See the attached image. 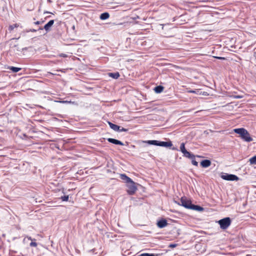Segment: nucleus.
I'll use <instances>...</instances> for the list:
<instances>
[{"label":"nucleus","instance_id":"obj_35","mask_svg":"<svg viewBox=\"0 0 256 256\" xmlns=\"http://www.w3.org/2000/svg\"><path fill=\"white\" fill-rule=\"evenodd\" d=\"M254 56L256 58V48L254 50Z\"/></svg>","mask_w":256,"mask_h":256},{"label":"nucleus","instance_id":"obj_21","mask_svg":"<svg viewBox=\"0 0 256 256\" xmlns=\"http://www.w3.org/2000/svg\"><path fill=\"white\" fill-rule=\"evenodd\" d=\"M180 151L182 152L183 154L184 152H185L186 151V149L185 148V144L184 143V142H182L181 144H180Z\"/></svg>","mask_w":256,"mask_h":256},{"label":"nucleus","instance_id":"obj_34","mask_svg":"<svg viewBox=\"0 0 256 256\" xmlns=\"http://www.w3.org/2000/svg\"><path fill=\"white\" fill-rule=\"evenodd\" d=\"M216 58L219 59V60H225V58L224 57H220V56H216Z\"/></svg>","mask_w":256,"mask_h":256},{"label":"nucleus","instance_id":"obj_15","mask_svg":"<svg viewBox=\"0 0 256 256\" xmlns=\"http://www.w3.org/2000/svg\"><path fill=\"white\" fill-rule=\"evenodd\" d=\"M183 154H184V156L186 157V158H194V157H196V156L193 154H192L191 152H188V151H186L185 152H184L183 153Z\"/></svg>","mask_w":256,"mask_h":256},{"label":"nucleus","instance_id":"obj_39","mask_svg":"<svg viewBox=\"0 0 256 256\" xmlns=\"http://www.w3.org/2000/svg\"><path fill=\"white\" fill-rule=\"evenodd\" d=\"M47 1L48 2H52V1L51 0H47Z\"/></svg>","mask_w":256,"mask_h":256},{"label":"nucleus","instance_id":"obj_38","mask_svg":"<svg viewBox=\"0 0 256 256\" xmlns=\"http://www.w3.org/2000/svg\"><path fill=\"white\" fill-rule=\"evenodd\" d=\"M72 28L74 30H75V26H73L72 27Z\"/></svg>","mask_w":256,"mask_h":256},{"label":"nucleus","instance_id":"obj_28","mask_svg":"<svg viewBox=\"0 0 256 256\" xmlns=\"http://www.w3.org/2000/svg\"><path fill=\"white\" fill-rule=\"evenodd\" d=\"M128 130V129H126L125 128H120V130H118V132H127Z\"/></svg>","mask_w":256,"mask_h":256},{"label":"nucleus","instance_id":"obj_32","mask_svg":"<svg viewBox=\"0 0 256 256\" xmlns=\"http://www.w3.org/2000/svg\"><path fill=\"white\" fill-rule=\"evenodd\" d=\"M44 22V21H37V22H34V24H41L43 23Z\"/></svg>","mask_w":256,"mask_h":256},{"label":"nucleus","instance_id":"obj_7","mask_svg":"<svg viewBox=\"0 0 256 256\" xmlns=\"http://www.w3.org/2000/svg\"><path fill=\"white\" fill-rule=\"evenodd\" d=\"M241 138L246 142H250L252 141V138H251L250 134L247 130L245 131L244 134L242 136Z\"/></svg>","mask_w":256,"mask_h":256},{"label":"nucleus","instance_id":"obj_12","mask_svg":"<svg viewBox=\"0 0 256 256\" xmlns=\"http://www.w3.org/2000/svg\"><path fill=\"white\" fill-rule=\"evenodd\" d=\"M234 130L236 133L240 134V136L242 137V136L244 134L246 130L244 128H236Z\"/></svg>","mask_w":256,"mask_h":256},{"label":"nucleus","instance_id":"obj_36","mask_svg":"<svg viewBox=\"0 0 256 256\" xmlns=\"http://www.w3.org/2000/svg\"><path fill=\"white\" fill-rule=\"evenodd\" d=\"M28 49V48H22V50L24 51V50H27Z\"/></svg>","mask_w":256,"mask_h":256},{"label":"nucleus","instance_id":"obj_33","mask_svg":"<svg viewBox=\"0 0 256 256\" xmlns=\"http://www.w3.org/2000/svg\"><path fill=\"white\" fill-rule=\"evenodd\" d=\"M167 26H168V24H164V25H163V26H162V29L163 30H166V27Z\"/></svg>","mask_w":256,"mask_h":256},{"label":"nucleus","instance_id":"obj_17","mask_svg":"<svg viewBox=\"0 0 256 256\" xmlns=\"http://www.w3.org/2000/svg\"><path fill=\"white\" fill-rule=\"evenodd\" d=\"M108 76L114 79H117L120 77V75L119 72H114V73H112V72L108 73Z\"/></svg>","mask_w":256,"mask_h":256},{"label":"nucleus","instance_id":"obj_19","mask_svg":"<svg viewBox=\"0 0 256 256\" xmlns=\"http://www.w3.org/2000/svg\"><path fill=\"white\" fill-rule=\"evenodd\" d=\"M8 69L11 70L14 72H17L21 70V68L14 66H8Z\"/></svg>","mask_w":256,"mask_h":256},{"label":"nucleus","instance_id":"obj_3","mask_svg":"<svg viewBox=\"0 0 256 256\" xmlns=\"http://www.w3.org/2000/svg\"><path fill=\"white\" fill-rule=\"evenodd\" d=\"M218 222L222 230H226L230 225L232 220L230 218L226 217L219 220Z\"/></svg>","mask_w":256,"mask_h":256},{"label":"nucleus","instance_id":"obj_37","mask_svg":"<svg viewBox=\"0 0 256 256\" xmlns=\"http://www.w3.org/2000/svg\"><path fill=\"white\" fill-rule=\"evenodd\" d=\"M138 18H139V16H137L136 17L133 18V19L134 20H136V19Z\"/></svg>","mask_w":256,"mask_h":256},{"label":"nucleus","instance_id":"obj_9","mask_svg":"<svg viewBox=\"0 0 256 256\" xmlns=\"http://www.w3.org/2000/svg\"><path fill=\"white\" fill-rule=\"evenodd\" d=\"M107 140L109 142L112 143L114 144L120 146L124 145V144L121 141L116 139H114L112 138H108Z\"/></svg>","mask_w":256,"mask_h":256},{"label":"nucleus","instance_id":"obj_1","mask_svg":"<svg viewBox=\"0 0 256 256\" xmlns=\"http://www.w3.org/2000/svg\"><path fill=\"white\" fill-rule=\"evenodd\" d=\"M178 204L188 209L196 210L198 211H202L204 210L203 208L192 204L190 200H188L184 196L181 198L180 202H178Z\"/></svg>","mask_w":256,"mask_h":256},{"label":"nucleus","instance_id":"obj_11","mask_svg":"<svg viewBox=\"0 0 256 256\" xmlns=\"http://www.w3.org/2000/svg\"><path fill=\"white\" fill-rule=\"evenodd\" d=\"M211 164V162L209 160H204L201 162L200 165L202 168H208Z\"/></svg>","mask_w":256,"mask_h":256},{"label":"nucleus","instance_id":"obj_10","mask_svg":"<svg viewBox=\"0 0 256 256\" xmlns=\"http://www.w3.org/2000/svg\"><path fill=\"white\" fill-rule=\"evenodd\" d=\"M120 178L124 182H126V184H128L132 180V179L128 177L124 174H120Z\"/></svg>","mask_w":256,"mask_h":256},{"label":"nucleus","instance_id":"obj_25","mask_svg":"<svg viewBox=\"0 0 256 256\" xmlns=\"http://www.w3.org/2000/svg\"><path fill=\"white\" fill-rule=\"evenodd\" d=\"M190 159L192 160V164L197 166H198V162L196 160L195 157Z\"/></svg>","mask_w":256,"mask_h":256},{"label":"nucleus","instance_id":"obj_13","mask_svg":"<svg viewBox=\"0 0 256 256\" xmlns=\"http://www.w3.org/2000/svg\"><path fill=\"white\" fill-rule=\"evenodd\" d=\"M234 130L236 133L240 134V136L242 137V136L244 134L246 130L244 128H236Z\"/></svg>","mask_w":256,"mask_h":256},{"label":"nucleus","instance_id":"obj_24","mask_svg":"<svg viewBox=\"0 0 256 256\" xmlns=\"http://www.w3.org/2000/svg\"><path fill=\"white\" fill-rule=\"evenodd\" d=\"M68 198H69V196L68 195H66V196H62L60 197V199L62 200V201H68Z\"/></svg>","mask_w":256,"mask_h":256},{"label":"nucleus","instance_id":"obj_14","mask_svg":"<svg viewBox=\"0 0 256 256\" xmlns=\"http://www.w3.org/2000/svg\"><path fill=\"white\" fill-rule=\"evenodd\" d=\"M108 124L110 128L112 129L113 130H114V131L118 132V130H120V126H118L116 124H112L111 122H108Z\"/></svg>","mask_w":256,"mask_h":256},{"label":"nucleus","instance_id":"obj_5","mask_svg":"<svg viewBox=\"0 0 256 256\" xmlns=\"http://www.w3.org/2000/svg\"><path fill=\"white\" fill-rule=\"evenodd\" d=\"M221 178L223 180L230 181L237 180H238V178L236 175L226 173L222 174Z\"/></svg>","mask_w":256,"mask_h":256},{"label":"nucleus","instance_id":"obj_4","mask_svg":"<svg viewBox=\"0 0 256 256\" xmlns=\"http://www.w3.org/2000/svg\"><path fill=\"white\" fill-rule=\"evenodd\" d=\"M136 184L132 180L126 184V187L128 188L127 192L128 194L133 195L138 190Z\"/></svg>","mask_w":256,"mask_h":256},{"label":"nucleus","instance_id":"obj_42","mask_svg":"<svg viewBox=\"0 0 256 256\" xmlns=\"http://www.w3.org/2000/svg\"><path fill=\"white\" fill-rule=\"evenodd\" d=\"M236 98H241V97H240V96H236Z\"/></svg>","mask_w":256,"mask_h":256},{"label":"nucleus","instance_id":"obj_27","mask_svg":"<svg viewBox=\"0 0 256 256\" xmlns=\"http://www.w3.org/2000/svg\"><path fill=\"white\" fill-rule=\"evenodd\" d=\"M30 245V246L36 247L37 246V243L36 242H32Z\"/></svg>","mask_w":256,"mask_h":256},{"label":"nucleus","instance_id":"obj_6","mask_svg":"<svg viewBox=\"0 0 256 256\" xmlns=\"http://www.w3.org/2000/svg\"><path fill=\"white\" fill-rule=\"evenodd\" d=\"M54 24V20H50L46 24L44 28L40 27L38 30H43L44 29L46 32L50 31L51 27L52 26V25Z\"/></svg>","mask_w":256,"mask_h":256},{"label":"nucleus","instance_id":"obj_40","mask_svg":"<svg viewBox=\"0 0 256 256\" xmlns=\"http://www.w3.org/2000/svg\"><path fill=\"white\" fill-rule=\"evenodd\" d=\"M28 238L29 240H32V238H31V237H29Z\"/></svg>","mask_w":256,"mask_h":256},{"label":"nucleus","instance_id":"obj_8","mask_svg":"<svg viewBox=\"0 0 256 256\" xmlns=\"http://www.w3.org/2000/svg\"><path fill=\"white\" fill-rule=\"evenodd\" d=\"M168 222L165 219H162L158 222L157 226L160 228H163L168 225Z\"/></svg>","mask_w":256,"mask_h":256},{"label":"nucleus","instance_id":"obj_2","mask_svg":"<svg viewBox=\"0 0 256 256\" xmlns=\"http://www.w3.org/2000/svg\"><path fill=\"white\" fill-rule=\"evenodd\" d=\"M144 142L151 145H154L163 147H170L172 146V144L171 141L160 142L156 140H149L145 141Z\"/></svg>","mask_w":256,"mask_h":256},{"label":"nucleus","instance_id":"obj_16","mask_svg":"<svg viewBox=\"0 0 256 256\" xmlns=\"http://www.w3.org/2000/svg\"><path fill=\"white\" fill-rule=\"evenodd\" d=\"M110 17V14L107 12H105L104 13H102L100 16V18L102 20H106L108 19Z\"/></svg>","mask_w":256,"mask_h":256},{"label":"nucleus","instance_id":"obj_29","mask_svg":"<svg viewBox=\"0 0 256 256\" xmlns=\"http://www.w3.org/2000/svg\"><path fill=\"white\" fill-rule=\"evenodd\" d=\"M59 56L60 57H62V58H67L68 57V55L65 54H59Z\"/></svg>","mask_w":256,"mask_h":256},{"label":"nucleus","instance_id":"obj_31","mask_svg":"<svg viewBox=\"0 0 256 256\" xmlns=\"http://www.w3.org/2000/svg\"><path fill=\"white\" fill-rule=\"evenodd\" d=\"M177 246L176 244H170L168 246L169 248H175Z\"/></svg>","mask_w":256,"mask_h":256},{"label":"nucleus","instance_id":"obj_18","mask_svg":"<svg viewBox=\"0 0 256 256\" xmlns=\"http://www.w3.org/2000/svg\"><path fill=\"white\" fill-rule=\"evenodd\" d=\"M163 90H164V87L161 86H156L154 88V92L157 94L160 93L161 92H162Z\"/></svg>","mask_w":256,"mask_h":256},{"label":"nucleus","instance_id":"obj_26","mask_svg":"<svg viewBox=\"0 0 256 256\" xmlns=\"http://www.w3.org/2000/svg\"><path fill=\"white\" fill-rule=\"evenodd\" d=\"M188 92H190V93H194V94H198L199 93V90H189Z\"/></svg>","mask_w":256,"mask_h":256},{"label":"nucleus","instance_id":"obj_41","mask_svg":"<svg viewBox=\"0 0 256 256\" xmlns=\"http://www.w3.org/2000/svg\"><path fill=\"white\" fill-rule=\"evenodd\" d=\"M166 36L170 37V36H171L170 35H168Z\"/></svg>","mask_w":256,"mask_h":256},{"label":"nucleus","instance_id":"obj_22","mask_svg":"<svg viewBox=\"0 0 256 256\" xmlns=\"http://www.w3.org/2000/svg\"><path fill=\"white\" fill-rule=\"evenodd\" d=\"M18 24H15L12 25H10L8 27V30L10 31L12 30L15 28H18Z\"/></svg>","mask_w":256,"mask_h":256},{"label":"nucleus","instance_id":"obj_23","mask_svg":"<svg viewBox=\"0 0 256 256\" xmlns=\"http://www.w3.org/2000/svg\"><path fill=\"white\" fill-rule=\"evenodd\" d=\"M138 256H156L154 254H148V253H143Z\"/></svg>","mask_w":256,"mask_h":256},{"label":"nucleus","instance_id":"obj_30","mask_svg":"<svg viewBox=\"0 0 256 256\" xmlns=\"http://www.w3.org/2000/svg\"><path fill=\"white\" fill-rule=\"evenodd\" d=\"M38 30H35V29H30L28 30H26V32H36Z\"/></svg>","mask_w":256,"mask_h":256},{"label":"nucleus","instance_id":"obj_20","mask_svg":"<svg viewBox=\"0 0 256 256\" xmlns=\"http://www.w3.org/2000/svg\"><path fill=\"white\" fill-rule=\"evenodd\" d=\"M249 162L251 164H256V156L252 157L249 160Z\"/></svg>","mask_w":256,"mask_h":256}]
</instances>
